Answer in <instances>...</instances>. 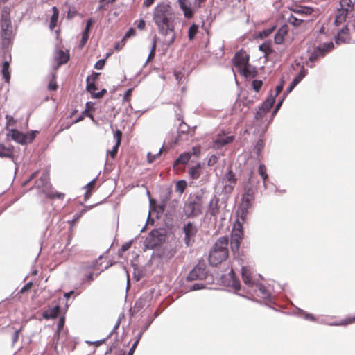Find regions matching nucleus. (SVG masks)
Wrapping results in <instances>:
<instances>
[{
  "instance_id": "obj_27",
  "label": "nucleus",
  "mask_w": 355,
  "mask_h": 355,
  "mask_svg": "<svg viewBox=\"0 0 355 355\" xmlns=\"http://www.w3.org/2000/svg\"><path fill=\"white\" fill-rule=\"evenodd\" d=\"M241 75L245 76V77H251L254 78L257 76V71L254 68H251L250 66V64L248 65L245 66V67L242 68L241 69L239 70Z\"/></svg>"
},
{
  "instance_id": "obj_12",
  "label": "nucleus",
  "mask_w": 355,
  "mask_h": 355,
  "mask_svg": "<svg viewBox=\"0 0 355 355\" xmlns=\"http://www.w3.org/2000/svg\"><path fill=\"white\" fill-rule=\"evenodd\" d=\"M234 65L238 68L239 70L248 65L249 55H244L241 52H237L233 58Z\"/></svg>"
},
{
  "instance_id": "obj_49",
  "label": "nucleus",
  "mask_w": 355,
  "mask_h": 355,
  "mask_svg": "<svg viewBox=\"0 0 355 355\" xmlns=\"http://www.w3.org/2000/svg\"><path fill=\"white\" fill-rule=\"evenodd\" d=\"M299 311L303 314V317L305 320H311L313 322H317L316 318L311 313H309L303 310L299 309Z\"/></svg>"
},
{
  "instance_id": "obj_41",
  "label": "nucleus",
  "mask_w": 355,
  "mask_h": 355,
  "mask_svg": "<svg viewBox=\"0 0 355 355\" xmlns=\"http://www.w3.org/2000/svg\"><path fill=\"white\" fill-rule=\"evenodd\" d=\"M96 89H97V87L96 86L95 83L91 81L90 76H87L86 78V90H87V92H89L92 94V93H94Z\"/></svg>"
},
{
  "instance_id": "obj_7",
  "label": "nucleus",
  "mask_w": 355,
  "mask_h": 355,
  "mask_svg": "<svg viewBox=\"0 0 355 355\" xmlns=\"http://www.w3.org/2000/svg\"><path fill=\"white\" fill-rule=\"evenodd\" d=\"M182 232L184 234V244L187 247L191 246L195 242V237L198 232V227L193 223L189 221L184 224Z\"/></svg>"
},
{
  "instance_id": "obj_39",
  "label": "nucleus",
  "mask_w": 355,
  "mask_h": 355,
  "mask_svg": "<svg viewBox=\"0 0 355 355\" xmlns=\"http://www.w3.org/2000/svg\"><path fill=\"white\" fill-rule=\"evenodd\" d=\"M276 29L275 26H272L268 28L263 29L262 31H260L258 35V37L261 39H263L269 36L271 33H272Z\"/></svg>"
},
{
  "instance_id": "obj_58",
  "label": "nucleus",
  "mask_w": 355,
  "mask_h": 355,
  "mask_svg": "<svg viewBox=\"0 0 355 355\" xmlns=\"http://www.w3.org/2000/svg\"><path fill=\"white\" fill-rule=\"evenodd\" d=\"M174 76H175V80H177L178 84H180L182 83V79L184 76V74L182 72L175 71Z\"/></svg>"
},
{
  "instance_id": "obj_19",
  "label": "nucleus",
  "mask_w": 355,
  "mask_h": 355,
  "mask_svg": "<svg viewBox=\"0 0 355 355\" xmlns=\"http://www.w3.org/2000/svg\"><path fill=\"white\" fill-rule=\"evenodd\" d=\"M60 312V306L57 304L53 307H49V309L42 313V316L46 320L56 318Z\"/></svg>"
},
{
  "instance_id": "obj_20",
  "label": "nucleus",
  "mask_w": 355,
  "mask_h": 355,
  "mask_svg": "<svg viewBox=\"0 0 355 355\" xmlns=\"http://www.w3.org/2000/svg\"><path fill=\"white\" fill-rule=\"evenodd\" d=\"M187 0H178L180 9L184 13V16L187 19H191L193 17L194 11L187 4Z\"/></svg>"
},
{
  "instance_id": "obj_48",
  "label": "nucleus",
  "mask_w": 355,
  "mask_h": 355,
  "mask_svg": "<svg viewBox=\"0 0 355 355\" xmlns=\"http://www.w3.org/2000/svg\"><path fill=\"white\" fill-rule=\"evenodd\" d=\"M338 15L341 17H343V21H345L349 13V8L340 6V8L338 9Z\"/></svg>"
},
{
  "instance_id": "obj_59",
  "label": "nucleus",
  "mask_w": 355,
  "mask_h": 355,
  "mask_svg": "<svg viewBox=\"0 0 355 355\" xmlns=\"http://www.w3.org/2000/svg\"><path fill=\"white\" fill-rule=\"evenodd\" d=\"M171 193H172V189L171 188H168L166 189V194L164 195V196H163V198L162 199L164 204H166L167 202L170 200Z\"/></svg>"
},
{
  "instance_id": "obj_23",
  "label": "nucleus",
  "mask_w": 355,
  "mask_h": 355,
  "mask_svg": "<svg viewBox=\"0 0 355 355\" xmlns=\"http://www.w3.org/2000/svg\"><path fill=\"white\" fill-rule=\"evenodd\" d=\"M241 277L245 284L248 286H252L254 283L250 277V271L246 266L241 268Z\"/></svg>"
},
{
  "instance_id": "obj_16",
  "label": "nucleus",
  "mask_w": 355,
  "mask_h": 355,
  "mask_svg": "<svg viewBox=\"0 0 355 355\" xmlns=\"http://www.w3.org/2000/svg\"><path fill=\"white\" fill-rule=\"evenodd\" d=\"M219 202L220 199L216 196H214L208 205V213L211 216L214 217L215 220H216L220 211Z\"/></svg>"
},
{
  "instance_id": "obj_62",
  "label": "nucleus",
  "mask_w": 355,
  "mask_h": 355,
  "mask_svg": "<svg viewBox=\"0 0 355 355\" xmlns=\"http://www.w3.org/2000/svg\"><path fill=\"white\" fill-rule=\"evenodd\" d=\"M135 30L132 28H130L125 34L121 42H123L126 38H129L135 35Z\"/></svg>"
},
{
  "instance_id": "obj_64",
  "label": "nucleus",
  "mask_w": 355,
  "mask_h": 355,
  "mask_svg": "<svg viewBox=\"0 0 355 355\" xmlns=\"http://www.w3.org/2000/svg\"><path fill=\"white\" fill-rule=\"evenodd\" d=\"M96 180V178L93 179L86 184L85 187L87 189V190H89L91 192V191L94 188Z\"/></svg>"
},
{
  "instance_id": "obj_40",
  "label": "nucleus",
  "mask_w": 355,
  "mask_h": 355,
  "mask_svg": "<svg viewBox=\"0 0 355 355\" xmlns=\"http://www.w3.org/2000/svg\"><path fill=\"white\" fill-rule=\"evenodd\" d=\"M198 28L199 26L196 24H193L190 26L188 30V37L189 40H192L195 37L198 31Z\"/></svg>"
},
{
  "instance_id": "obj_2",
  "label": "nucleus",
  "mask_w": 355,
  "mask_h": 355,
  "mask_svg": "<svg viewBox=\"0 0 355 355\" xmlns=\"http://www.w3.org/2000/svg\"><path fill=\"white\" fill-rule=\"evenodd\" d=\"M153 19L160 34L166 36L167 34L173 33L175 15L169 4L164 3L157 4L154 8Z\"/></svg>"
},
{
  "instance_id": "obj_32",
  "label": "nucleus",
  "mask_w": 355,
  "mask_h": 355,
  "mask_svg": "<svg viewBox=\"0 0 355 355\" xmlns=\"http://www.w3.org/2000/svg\"><path fill=\"white\" fill-rule=\"evenodd\" d=\"M293 12L300 15L308 16L313 12V8L309 6H300L294 9Z\"/></svg>"
},
{
  "instance_id": "obj_8",
  "label": "nucleus",
  "mask_w": 355,
  "mask_h": 355,
  "mask_svg": "<svg viewBox=\"0 0 355 355\" xmlns=\"http://www.w3.org/2000/svg\"><path fill=\"white\" fill-rule=\"evenodd\" d=\"M208 277V272L206 270V265L204 262H199L187 275V280L192 282L194 280L206 279Z\"/></svg>"
},
{
  "instance_id": "obj_31",
  "label": "nucleus",
  "mask_w": 355,
  "mask_h": 355,
  "mask_svg": "<svg viewBox=\"0 0 355 355\" xmlns=\"http://www.w3.org/2000/svg\"><path fill=\"white\" fill-rule=\"evenodd\" d=\"M189 130V125L185 123L184 122H181V123L179 125V128L178 129V137L175 139V143L178 142L180 140H182V135H185L188 132Z\"/></svg>"
},
{
  "instance_id": "obj_36",
  "label": "nucleus",
  "mask_w": 355,
  "mask_h": 355,
  "mask_svg": "<svg viewBox=\"0 0 355 355\" xmlns=\"http://www.w3.org/2000/svg\"><path fill=\"white\" fill-rule=\"evenodd\" d=\"M258 171H259V175L261 177V178L263 180V186L266 188V181L268 178V175L267 172H266V166L264 164H260L259 166Z\"/></svg>"
},
{
  "instance_id": "obj_30",
  "label": "nucleus",
  "mask_w": 355,
  "mask_h": 355,
  "mask_svg": "<svg viewBox=\"0 0 355 355\" xmlns=\"http://www.w3.org/2000/svg\"><path fill=\"white\" fill-rule=\"evenodd\" d=\"M52 10H53V14L51 17L50 23L49 25V28L51 30H53L55 28V26L57 25L58 17H59V10L55 6H53L52 8Z\"/></svg>"
},
{
  "instance_id": "obj_11",
  "label": "nucleus",
  "mask_w": 355,
  "mask_h": 355,
  "mask_svg": "<svg viewBox=\"0 0 355 355\" xmlns=\"http://www.w3.org/2000/svg\"><path fill=\"white\" fill-rule=\"evenodd\" d=\"M229 256L227 252H220L216 250H210L209 254V263L211 266H217L225 261Z\"/></svg>"
},
{
  "instance_id": "obj_1",
  "label": "nucleus",
  "mask_w": 355,
  "mask_h": 355,
  "mask_svg": "<svg viewBox=\"0 0 355 355\" xmlns=\"http://www.w3.org/2000/svg\"><path fill=\"white\" fill-rule=\"evenodd\" d=\"M249 196V195L242 196V202L239 205V219L236 220L231 232L230 248L234 254L239 253L241 242L244 236L242 223L245 220L248 209L251 206V201L253 200L252 197Z\"/></svg>"
},
{
  "instance_id": "obj_50",
  "label": "nucleus",
  "mask_w": 355,
  "mask_h": 355,
  "mask_svg": "<svg viewBox=\"0 0 355 355\" xmlns=\"http://www.w3.org/2000/svg\"><path fill=\"white\" fill-rule=\"evenodd\" d=\"M162 150H163V146L159 149V152L155 155L152 154L151 153H148L147 155L148 162L152 163L156 159V157H157L159 155H160Z\"/></svg>"
},
{
  "instance_id": "obj_51",
  "label": "nucleus",
  "mask_w": 355,
  "mask_h": 355,
  "mask_svg": "<svg viewBox=\"0 0 355 355\" xmlns=\"http://www.w3.org/2000/svg\"><path fill=\"white\" fill-rule=\"evenodd\" d=\"M119 145H120V141L118 139L117 141H116V144L113 146L112 150L109 151V153H110V155L112 158H114L116 157V155L117 154V152H118V149H119Z\"/></svg>"
},
{
  "instance_id": "obj_29",
  "label": "nucleus",
  "mask_w": 355,
  "mask_h": 355,
  "mask_svg": "<svg viewBox=\"0 0 355 355\" xmlns=\"http://www.w3.org/2000/svg\"><path fill=\"white\" fill-rule=\"evenodd\" d=\"M349 28L347 26H343L335 36V42L337 44L340 43L345 42V39L341 36V35H348L349 33Z\"/></svg>"
},
{
  "instance_id": "obj_57",
  "label": "nucleus",
  "mask_w": 355,
  "mask_h": 355,
  "mask_svg": "<svg viewBox=\"0 0 355 355\" xmlns=\"http://www.w3.org/2000/svg\"><path fill=\"white\" fill-rule=\"evenodd\" d=\"M105 62H106V58H103V59L98 60L94 65V68L98 70L102 69L105 66Z\"/></svg>"
},
{
  "instance_id": "obj_63",
  "label": "nucleus",
  "mask_w": 355,
  "mask_h": 355,
  "mask_svg": "<svg viewBox=\"0 0 355 355\" xmlns=\"http://www.w3.org/2000/svg\"><path fill=\"white\" fill-rule=\"evenodd\" d=\"M64 322H65L64 317V316L60 317L59 319L58 325H57L58 333L63 329L64 325Z\"/></svg>"
},
{
  "instance_id": "obj_13",
  "label": "nucleus",
  "mask_w": 355,
  "mask_h": 355,
  "mask_svg": "<svg viewBox=\"0 0 355 355\" xmlns=\"http://www.w3.org/2000/svg\"><path fill=\"white\" fill-rule=\"evenodd\" d=\"M228 244H229V239L228 236H224L218 238L215 242L211 250H216L217 252H227L229 254L228 250Z\"/></svg>"
},
{
  "instance_id": "obj_18",
  "label": "nucleus",
  "mask_w": 355,
  "mask_h": 355,
  "mask_svg": "<svg viewBox=\"0 0 355 355\" xmlns=\"http://www.w3.org/2000/svg\"><path fill=\"white\" fill-rule=\"evenodd\" d=\"M289 31V26L286 24H284L282 26L274 37V42L276 44H281L284 42L285 36L288 34Z\"/></svg>"
},
{
  "instance_id": "obj_14",
  "label": "nucleus",
  "mask_w": 355,
  "mask_h": 355,
  "mask_svg": "<svg viewBox=\"0 0 355 355\" xmlns=\"http://www.w3.org/2000/svg\"><path fill=\"white\" fill-rule=\"evenodd\" d=\"M7 136L10 137L12 140L19 144L25 145L27 144V137H26V134L17 129L9 130V132L7 134Z\"/></svg>"
},
{
  "instance_id": "obj_38",
  "label": "nucleus",
  "mask_w": 355,
  "mask_h": 355,
  "mask_svg": "<svg viewBox=\"0 0 355 355\" xmlns=\"http://www.w3.org/2000/svg\"><path fill=\"white\" fill-rule=\"evenodd\" d=\"M0 157L9 158L14 162V157L11 155L10 151L7 150L6 146L3 144H0Z\"/></svg>"
},
{
  "instance_id": "obj_9",
  "label": "nucleus",
  "mask_w": 355,
  "mask_h": 355,
  "mask_svg": "<svg viewBox=\"0 0 355 355\" xmlns=\"http://www.w3.org/2000/svg\"><path fill=\"white\" fill-rule=\"evenodd\" d=\"M222 284L225 286H229L234 288L236 291H239L241 288L240 282L236 278L235 272L233 269L227 273L223 275L220 277Z\"/></svg>"
},
{
  "instance_id": "obj_52",
  "label": "nucleus",
  "mask_w": 355,
  "mask_h": 355,
  "mask_svg": "<svg viewBox=\"0 0 355 355\" xmlns=\"http://www.w3.org/2000/svg\"><path fill=\"white\" fill-rule=\"evenodd\" d=\"M107 92L106 89H102L98 92L92 93V98L94 99H101L103 98L104 94Z\"/></svg>"
},
{
  "instance_id": "obj_34",
  "label": "nucleus",
  "mask_w": 355,
  "mask_h": 355,
  "mask_svg": "<svg viewBox=\"0 0 355 355\" xmlns=\"http://www.w3.org/2000/svg\"><path fill=\"white\" fill-rule=\"evenodd\" d=\"M265 146V141L263 139L259 138L257 141L254 148V153L257 155V157L259 158L261 156V153Z\"/></svg>"
},
{
  "instance_id": "obj_56",
  "label": "nucleus",
  "mask_w": 355,
  "mask_h": 355,
  "mask_svg": "<svg viewBox=\"0 0 355 355\" xmlns=\"http://www.w3.org/2000/svg\"><path fill=\"white\" fill-rule=\"evenodd\" d=\"M94 23H95V20L93 18H89L87 21L86 26H85V28L83 32L89 33L91 27L94 25Z\"/></svg>"
},
{
  "instance_id": "obj_42",
  "label": "nucleus",
  "mask_w": 355,
  "mask_h": 355,
  "mask_svg": "<svg viewBox=\"0 0 355 355\" xmlns=\"http://www.w3.org/2000/svg\"><path fill=\"white\" fill-rule=\"evenodd\" d=\"M187 183L184 180H178L175 184L176 191L183 193L187 188Z\"/></svg>"
},
{
  "instance_id": "obj_53",
  "label": "nucleus",
  "mask_w": 355,
  "mask_h": 355,
  "mask_svg": "<svg viewBox=\"0 0 355 355\" xmlns=\"http://www.w3.org/2000/svg\"><path fill=\"white\" fill-rule=\"evenodd\" d=\"M37 133V130H31L26 134V137H27V144L31 143L34 140Z\"/></svg>"
},
{
  "instance_id": "obj_3",
  "label": "nucleus",
  "mask_w": 355,
  "mask_h": 355,
  "mask_svg": "<svg viewBox=\"0 0 355 355\" xmlns=\"http://www.w3.org/2000/svg\"><path fill=\"white\" fill-rule=\"evenodd\" d=\"M202 195L198 193L190 194L184 203L183 211L187 218L198 217L202 213Z\"/></svg>"
},
{
  "instance_id": "obj_61",
  "label": "nucleus",
  "mask_w": 355,
  "mask_h": 355,
  "mask_svg": "<svg viewBox=\"0 0 355 355\" xmlns=\"http://www.w3.org/2000/svg\"><path fill=\"white\" fill-rule=\"evenodd\" d=\"M155 49H156V44H155V40H154L153 45H152V48L150 49V52L148 59H147V62H148L149 60H150V59H152L155 57Z\"/></svg>"
},
{
  "instance_id": "obj_17",
  "label": "nucleus",
  "mask_w": 355,
  "mask_h": 355,
  "mask_svg": "<svg viewBox=\"0 0 355 355\" xmlns=\"http://www.w3.org/2000/svg\"><path fill=\"white\" fill-rule=\"evenodd\" d=\"M308 70L302 66L298 74L293 79L290 85L287 87V92H291L293 89L302 81V80L307 75Z\"/></svg>"
},
{
  "instance_id": "obj_46",
  "label": "nucleus",
  "mask_w": 355,
  "mask_h": 355,
  "mask_svg": "<svg viewBox=\"0 0 355 355\" xmlns=\"http://www.w3.org/2000/svg\"><path fill=\"white\" fill-rule=\"evenodd\" d=\"M225 178L230 183L234 184H236V178H235V174L232 169L228 170V171L225 174Z\"/></svg>"
},
{
  "instance_id": "obj_43",
  "label": "nucleus",
  "mask_w": 355,
  "mask_h": 355,
  "mask_svg": "<svg viewBox=\"0 0 355 355\" xmlns=\"http://www.w3.org/2000/svg\"><path fill=\"white\" fill-rule=\"evenodd\" d=\"M10 8L8 6H5L2 9L1 12V21H10Z\"/></svg>"
},
{
  "instance_id": "obj_25",
  "label": "nucleus",
  "mask_w": 355,
  "mask_h": 355,
  "mask_svg": "<svg viewBox=\"0 0 355 355\" xmlns=\"http://www.w3.org/2000/svg\"><path fill=\"white\" fill-rule=\"evenodd\" d=\"M191 153H181L178 157L175 159L173 166L175 167L179 164H186L189 162L191 159Z\"/></svg>"
},
{
  "instance_id": "obj_47",
  "label": "nucleus",
  "mask_w": 355,
  "mask_h": 355,
  "mask_svg": "<svg viewBox=\"0 0 355 355\" xmlns=\"http://www.w3.org/2000/svg\"><path fill=\"white\" fill-rule=\"evenodd\" d=\"M263 85V81L261 80H254L252 82V87L254 92H259Z\"/></svg>"
},
{
  "instance_id": "obj_24",
  "label": "nucleus",
  "mask_w": 355,
  "mask_h": 355,
  "mask_svg": "<svg viewBox=\"0 0 355 355\" xmlns=\"http://www.w3.org/2000/svg\"><path fill=\"white\" fill-rule=\"evenodd\" d=\"M256 286L258 288L259 291V296L262 298L267 300L268 302L272 303V300L270 291L266 288V286L261 284H257Z\"/></svg>"
},
{
  "instance_id": "obj_33",
  "label": "nucleus",
  "mask_w": 355,
  "mask_h": 355,
  "mask_svg": "<svg viewBox=\"0 0 355 355\" xmlns=\"http://www.w3.org/2000/svg\"><path fill=\"white\" fill-rule=\"evenodd\" d=\"M354 322H355V316L353 317V318H350L349 319L343 320L340 322L327 323L323 320H321L318 322L321 323V324H327L330 325V326H345V325H347L348 324L352 323Z\"/></svg>"
},
{
  "instance_id": "obj_15",
  "label": "nucleus",
  "mask_w": 355,
  "mask_h": 355,
  "mask_svg": "<svg viewBox=\"0 0 355 355\" xmlns=\"http://www.w3.org/2000/svg\"><path fill=\"white\" fill-rule=\"evenodd\" d=\"M1 32L3 37V44H8L9 37L12 33L11 21H1Z\"/></svg>"
},
{
  "instance_id": "obj_26",
  "label": "nucleus",
  "mask_w": 355,
  "mask_h": 355,
  "mask_svg": "<svg viewBox=\"0 0 355 355\" xmlns=\"http://www.w3.org/2000/svg\"><path fill=\"white\" fill-rule=\"evenodd\" d=\"M201 164L197 163L194 166H191L189 170V178L191 180H197L200 175Z\"/></svg>"
},
{
  "instance_id": "obj_21",
  "label": "nucleus",
  "mask_w": 355,
  "mask_h": 355,
  "mask_svg": "<svg viewBox=\"0 0 355 355\" xmlns=\"http://www.w3.org/2000/svg\"><path fill=\"white\" fill-rule=\"evenodd\" d=\"M96 261H94L91 264L87 266V268L88 271L87 272H85V274H83L84 277L83 279V281L87 282L89 285L91 284V282L94 279V269L96 267Z\"/></svg>"
},
{
  "instance_id": "obj_4",
  "label": "nucleus",
  "mask_w": 355,
  "mask_h": 355,
  "mask_svg": "<svg viewBox=\"0 0 355 355\" xmlns=\"http://www.w3.org/2000/svg\"><path fill=\"white\" fill-rule=\"evenodd\" d=\"M283 88L282 84H279L275 87V94H273L272 91H270V94H269L265 101L259 106L258 110L256 111L254 118L257 120L263 119L266 114L270 111L275 101L277 96L282 92Z\"/></svg>"
},
{
  "instance_id": "obj_28",
  "label": "nucleus",
  "mask_w": 355,
  "mask_h": 355,
  "mask_svg": "<svg viewBox=\"0 0 355 355\" xmlns=\"http://www.w3.org/2000/svg\"><path fill=\"white\" fill-rule=\"evenodd\" d=\"M49 184V177L48 173H43L40 178L35 181V186L37 188H47Z\"/></svg>"
},
{
  "instance_id": "obj_37",
  "label": "nucleus",
  "mask_w": 355,
  "mask_h": 355,
  "mask_svg": "<svg viewBox=\"0 0 355 355\" xmlns=\"http://www.w3.org/2000/svg\"><path fill=\"white\" fill-rule=\"evenodd\" d=\"M69 60V55L62 50L58 51V64H64Z\"/></svg>"
},
{
  "instance_id": "obj_10",
  "label": "nucleus",
  "mask_w": 355,
  "mask_h": 355,
  "mask_svg": "<svg viewBox=\"0 0 355 355\" xmlns=\"http://www.w3.org/2000/svg\"><path fill=\"white\" fill-rule=\"evenodd\" d=\"M235 137L234 135H226L225 134H218L213 141L212 148L214 150H218L226 145L234 141Z\"/></svg>"
},
{
  "instance_id": "obj_35",
  "label": "nucleus",
  "mask_w": 355,
  "mask_h": 355,
  "mask_svg": "<svg viewBox=\"0 0 355 355\" xmlns=\"http://www.w3.org/2000/svg\"><path fill=\"white\" fill-rule=\"evenodd\" d=\"M259 51L263 52L266 56L270 55L272 52V50L271 49V42H263V44L259 46Z\"/></svg>"
},
{
  "instance_id": "obj_5",
  "label": "nucleus",
  "mask_w": 355,
  "mask_h": 355,
  "mask_svg": "<svg viewBox=\"0 0 355 355\" xmlns=\"http://www.w3.org/2000/svg\"><path fill=\"white\" fill-rule=\"evenodd\" d=\"M334 49V44L332 42H324L322 44L314 47L305 64L310 68H313V65L309 64V62L314 63L318 59L325 57Z\"/></svg>"
},
{
  "instance_id": "obj_44",
  "label": "nucleus",
  "mask_w": 355,
  "mask_h": 355,
  "mask_svg": "<svg viewBox=\"0 0 355 355\" xmlns=\"http://www.w3.org/2000/svg\"><path fill=\"white\" fill-rule=\"evenodd\" d=\"M355 2L352 0H341L340 1V6L343 8H348L349 12L352 10L354 8Z\"/></svg>"
},
{
  "instance_id": "obj_54",
  "label": "nucleus",
  "mask_w": 355,
  "mask_h": 355,
  "mask_svg": "<svg viewBox=\"0 0 355 355\" xmlns=\"http://www.w3.org/2000/svg\"><path fill=\"white\" fill-rule=\"evenodd\" d=\"M218 161V157L216 155H211L207 162V165L209 166H213L215 165Z\"/></svg>"
},
{
  "instance_id": "obj_6",
  "label": "nucleus",
  "mask_w": 355,
  "mask_h": 355,
  "mask_svg": "<svg viewBox=\"0 0 355 355\" xmlns=\"http://www.w3.org/2000/svg\"><path fill=\"white\" fill-rule=\"evenodd\" d=\"M164 241V235L159 230L153 229L148 234L144 241V245L147 249H154L159 246Z\"/></svg>"
},
{
  "instance_id": "obj_55",
  "label": "nucleus",
  "mask_w": 355,
  "mask_h": 355,
  "mask_svg": "<svg viewBox=\"0 0 355 355\" xmlns=\"http://www.w3.org/2000/svg\"><path fill=\"white\" fill-rule=\"evenodd\" d=\"M1 73L3 78L6 80V82H9L10 76L9 73V68H6L5 67H2Z\"/></svg>"
},
{
  "instance_id": "obj_22",
  "label": "nucleus",
  "mask_w": 355,
  "mask_h": 355,
  "mask_svg": "<svg viewBox=\"0 0 355 355\" xmlns=\"http://www.w3.org/2000/svg\"><path fill=\"white\" fill-rule=\"evenodd\" d=\"M148 295L145 294L141 295L139 299H137L133 307L135 312L140 311L146 304L148 300Z\"/></svg>"
},
{
  "instance_id": "obj_60",
  "label": "nucleus",
  "mask_w": 355,
  "mask_h": 355,
  "mask_svg": "<svg viewBox=\"0 0 355 355\" xmlns=\"http://www.w3.org/2000/svg\"><path fill=\"white\" fill-rule=\"evenodd\" d=\"M205 288V286L202 283H195L191 286L189 291H198Z\"/></svg>"
},
{
  "instance_id": "obj_45",
  "label": "nucleus",
  "mask_w": 355,
  "mask_h": 355,
  "mask_svg": "<svg viewBox=\"0 0 355 355\" xmlns=\"http://www.w3.org/2000/svg\"><path fill=\"white\" fill-rule=\"evenodd\" d=\"M303 21L304 19H298L293 15L288 18V22L294 26H299Z\"/></svg>"
}]
</instances>
